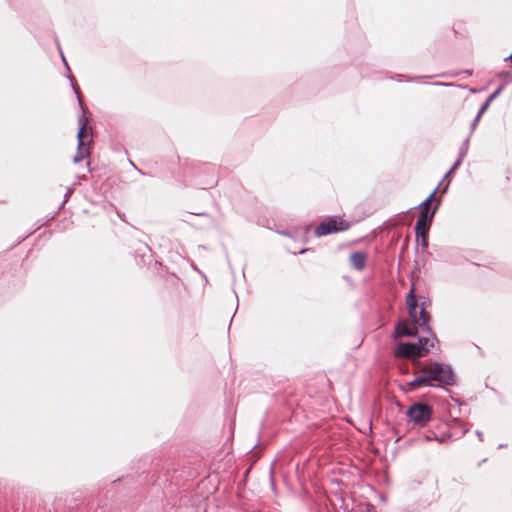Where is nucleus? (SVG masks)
Masks as SVG:
<instances>
[{
    "mask_svg": "<svg viewBox=\"0 0 512 512\" xmlns=\"http://www.w3.org/2000/svg\"><path fill=\"white\" fill-rule=\"evenodd\" d=\"M417 335L416 330L412 329L407 321H401L396 325L395 336L414 337Z\"/></svg>",
    "mask_w": 512,
    "mask_h": 512,
    "instance_id": "1a4fd4ad",
    "label": "nucleus"
},
{
    "mask_svg": "<svg viewBox=\"0 0 512 512\" xmlns=\"http://www.w3.org/2000/svg\"><path fill=\"white\" fill-rule=\"evenodd\" d=\"M89 120L86 116L81 115L78 118L79 130L77 133L78 145L77 153L73 158L74 163H78L86 158L89 154V148L86 147L92 141V135L88 132Z\"/></svg>",
    "mask_w": 512,
    "mask_h": 512,
    "instance_id": "7ed1b4c3",
    "label": "nucleus"
},
{
    "mask_svg": "<svg viewBox=\"0 0 512 512\" xmlns=\"http://www.w3.org/2000/svg\"><path fill=\"white\" fill-rule=\"evenodd\" d=\"M502 90V87H499L498 89H496L488 98V102H492L501 92Z\"/></svg>",
    "mask_w": 512,
    "mask_h": 512,
    "instance_id": "2eb2a0df",
    "label": "nucleus"
},
{
    "mask_svg": "<svg viewBox=\"0 0 512 512\" xmlns=\"http://www.w3.org/2000/svg\"><path fill=\"white\" fill-rule=\"evenodd\" d=\"M395 357L397 358H411V357H418L420 355L419 348L417 347L416 343H410V342H404L400 343L395 352Z\"/></svg>",
    "mask_w": 512,
    "mask_h": 512,
    "instance_id": "0eeeda50",
    "label": "nucleus"
},
{
    "mask_svg": "<svg viewBox=\"0 0 512 512\" xmlns=\"http://www.w3.org/2000/svg\"><path fill=\"white\" fill-rule=\"evenodd\" d=\"M71 192H72V190H69L68 192H66V194H65V200H67V198L70 196Z\"/></svg>",
    "mask_w": 512,
    "mask_h": 512,
    "instance_id": "412c9836",
    "label": "nucleus"
},
{
    "mask_svg": "<svg viewBox=\"0 0 512 512\" xmlns=\"http://www.w3.org/2000/svg\"><path fill=\"white\" fill-rule=\"evenodd\" d=\"M425 441H430V440H434V436H429V435H426L424 437Z\"/></svg>",
    "mask_w": 512,
    "mask_h": 512,
    "instance_id": "6ab92c4d",
    "label": "nucleus"
},
{
    "mask_svg": "<svg viewBox=\"0 0 512 512\" xmlns=\"http://www.w3.org/2000/svg\"><path fill=\"white\" fill-rule=\"evenodd\" d=\"M482 115L478 114L475 116V118L473 119L472 123H471V131H470V136L472 135V133L474 132V130L476 129L480 119H481Z\"/></svg>",
    "mask_w": 512,
    "mask_h": 512,
    "instance_id": "ddd939ff",
    "label": "nucleus"
},
{
    "mask_svg": "<svg viewBox=\"0 0 512 512\" xmlns=\"http://www.w3.org/2000/svg\"><path fill=\"white\" fill-rule=\"evenodd\" d=\"M306 251H307L306 249H302V250H300V251H299V253H300V254H303V253H305Z\"/></svg>",
    "mask_w": 512,
    "mask_h": 512,
    "instance_id": "b1692460",
    "label": "nucleus"
},
{
    "mask_svg": "<svg viewBox=\"0 0 512 512\" xmlns=\"http://www.w3.org/2000/svg\"><path fill=\"white\" fill-rule=\"evenodd\" d=\"M470 135H468L466 137V139L463 141L460 149H459V155L458 157L460 158V160H463L464 157L467 155L468 153V150H469V143H470Z\"/></svg>",
    "mask_w": 512,
    "mask_h": 512,
    "instance_id": "f8f14e48",
    "label": "nucleus"
},
{
    "mask_svg": "<svg viewBox=\"0 0 512 512\" xmlns=\"http://www.w3.org/2000/svg\"><path fill=\"white\" fill-rule=\"evenodd\" d=\"M62 60L64 61V63H65V65H66L67 69L69 70V67H68L67 62H66V60H65V57H64L63 55H62Z\"/></svg>",
    "mask_w": 512,
    "mask_h": 512,
    "instance_id": "5701e85b",
    "label": "nucleus"
},
{
    "mask_svg": "<svg viewBox=\"0 0 512 512\" xmlns=\"http://www.w3.org/2000/svg\"><path fill=\"white\" fill-rule=\"evenodd\" d=\"M431 381H437L442 385H454L455 376L449 365L434 362L421 369V375L408 383L409 389L413 390L422 386H432Z\"/></svg>",
    "mask_w": 512,
    "mask_h": 512,
    "instance_id": "f257e3e1",
    "label": "nucleus"
},
{
    "mask_svg": "<svg viewBox=\"0 0 512 512\" xmlns=\"http://www.w3.org/2000/svg\"><path fill=\"white\" fill-rule=\"evenodd\" d=\"M430 337H420L417 343V347L419 348L420 355H424L430 351V348L434 347L435 342L437 341L436 336L432 333L430 329V333L426 332Z\"/></svg>",
    "mask_w": 512,
    "mask_h": 512,
    "instance_id": "6e6552de",
    "label": "nucleus"
},
{
    "mask_svg": "<svg viewBox=\"0 0 512 512\" xmlns=\"http://www.w3.org/2000/svg\"><path fill=\"white\" fill-rule=\"evenodd\" d=\"M72 86H73V89L75 90V92H76V94H77V96H78L79 104H80V106L82 107V101H81V99H80L79 92L76 90V87H75V85H74L73 83H72Z\"/></svg>",
    "mask_w": 512,
    "mask_h": 512,
    "instance_id": "f3484780",
    "label": "nucleus"
},
{
    "mask_svg": "<svg viewBox=\"0 0 512 512\" xmlns=\"http://www.w3.org/2000/svg\"><path fill=\"white\" fill-rule=\"evenodd\" d=\"M433 414L432 408L425 403H414L406 411V417L415 426L422 428L428 424Z\"/></svg>",
    "mask_w": 512,
    "mask_h": 512,
    "instance_id": "20e7f679",
    "label": "nucleus"
},
{
    "mask_svg": "<svg viewBox=\"0 0 512 512\" xmlns=\"http://www.w3.org/2000/svg\"><path fill=\"white\" fill-rule=\"evenodd\" d=\"M433 215L434 212H432L430 215H426V213H420L415 225L416 236L422 237L424 245H426V235L432 222Z\"/></svg>",
    "mask_w": 512,
    "mask_h": 512,
    "instance_id": "423d86ee",
    "label": "nucleus"
},
{
    "mask_svg": "<svg viewBox=\"0 0 512 512\" xmlns=\"http://www.w3.org/2000/svg\"><path fill=\"white\" fill-rule=\"evenodd\" d=\"M476 435L478 436V438L480 439V441H482V440H483V434H482V432H480V431H476Z\"/></svg>",
    "mask_w": 512,
    "mask_h": 512,
    "instance_id": "a211bd4d",
    "label": "nucleus"
},
{
    "mask_svg": "<svg viewBox=\"0 0 512 512\" xmlns=\"http://www.w3.org/2000/svg\"><path fill=\"white\" fill-rule=\"evenodd\" d=\"M349 228V223L344 221L343 219L333 216L328 218L327 220L321 222L316 228H315V235L325 236L331 233H336L340 231L347 230Z\"/></svg>",
    "mask_w": 512,
    "mask_h": 512,
    "instance_id": "39448f33",
    "label": "nucleus"
},
{
    "mask_svg": "<svg viewBox=\"0 0 512 512\" xmlns=\"http://www.w3.org/2000/svg\"><path fill=\"white\" fill-rule=\"evenodd\" d=\"M350 262H351V265L353 266V268H355L356 270L360 271L362 269H364L365 267V264H366V255L364 252H353L351 255H350Z\"/></svg>",
    "mask_w": 512,
    "mask_h": 512,
    "instance_id": "9d476101",
    "label": "nucleus"
},
{
    "mask_svg": "<svg viewBox=\"0 0 512 512\" xmlns=\"http://www.w3.org/2000/svg\"><path fill=\"white\" fill-rule=\"evenodd\" d=\"M462 160H460V158L458 157V159L455 161V163L452 165V167L450 168V170L446 173V177L452 173L454 170H456L460 164H461Z\"/></svg>",
    "mask_w": 512,
    "mask_h": 512,
    "instance_id": "4468645a",
    "label": "nucleus"
},
{
    "mask_svg": "<svg viewBox=\"0 0 512 512\" xmlns=\"http://www.w3.org/2000/svg\"><path fill=\"white\" fill-rule=\"evenodd\" d=\"M406 304H407L409 316L412 318L413 322L416 325H418V327L423 332L430 333V326H429L430 316L425 311L424 303H422V306L418 311V304H417V300H416L413 288H411V290L409 291V293L406 296Z\"/></svg>",
    "mask_w": 512,
    "mask_h": 512,
    "instance_id": "f03ea898",
    "label": "nucleus"
},
{
    "mask_svg": "<svg viewBox=\"0 0 512 512\" xmlns=\"http://www.w3.org/2000/svg\"><path fill=\"white\" fill-rule=\"evenodd\" d=\"M434 85L444 86V85H446V84H445V83H442V82H436V83H434Z\"/></svg>",
    "mask_w": 512,
    "mask_h": 512,
    "instance_id": "4be33fe9",
    "label": "nucleus"
},
{
    "mask_svg": "<svg viewBox=\"0 0 512 512\" xmlns=\"http://www.w3.org/2000/svg\"><path fill=\"white\" fill-rule=\"evenodd\" d=\"M436 189H434L432 191V193L424 200L420 203L419 207L422 209L421 210V213H426V215H430L429 214V209H430V205H431V202L432 200L434 199L435 197V194H436Z\"/></svg>",
    "mask_w": 512,
    "mask_h": 512,
    "instance_id": "9b49d317",
    "label": "nucleus"
},
{
    "mask_svg": "<svg viewBox=\"0 0 512 512\" xmlns=\"http://www.w3.org/2000/svg\"><path fill=\"white\" fill-rule=\"evenodd\" d=\"M434 440H436V441H438V442H442V441H443V439H442V438H440V437H438V436H436V435H434Z\"/></svg>",
    "mask_w": 512,
    "mask_h": 512,
    "instance_id": "aec40b11",
    "label": "nucleus"
},
{
    "mask_svg": "<svg viewBox=\"0 0 512 512\" xmlns=\"http://www.w3.org/2000/svg\"><path fill=\"white\" fill-rule=\"evenodd\" d=\"M491 102H488V100H486L482 106L480 107L479 111H478V114L480 115H483V113L487 110V108L489 107Z\"/></svg>",
    "mask_w": 512,
    "mask_h": 512,
    "instance_id": "dca6fc26",
    "label": "nucleus"
}]
</instances>
